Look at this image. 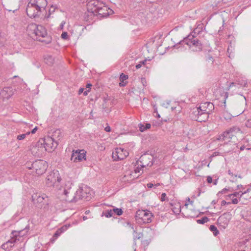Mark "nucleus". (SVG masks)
I'll return each instance as SVG.
<instances>
[{
	"instance_id": "obj_1",
	"label": "nucleus",
	"mask_w": 251,
	"mask_h": 251,
	"mask_svg": "<svg viewBox=\"0 0 251 251\" xmlns=\"http://www.w3.org/2000/svg\"><path fill=\"white\" fill-rule=\"evenodd\" d=\"M199 32V31H198L197 29H195L193 32L190 33L182 40L175 45L174 47L179 49L180 47V45H187L191 51L193 52L201 51L203 48L202 44L201 41L195 36L196 33Z\"/></svg>"
},
{
	"instance_id": "obj_2",
	"label": "nucleus",
	"mask_w": 251,
	"mask_h": 251,
	"mask_svg": "<svg viewBox=\"0 0 251 251\" xmlns=\"http://www.w3.org/2000/svg\"><path fill=\"white\" fill-rule=\"evenodd\" d=\"M47 5V0H30L26 6V14L30 18L39 17L40 13Z\"/></svg>"
},
{
	"instance_id": "obj_3",
	"label": "nucleus",
	"mask_w": 251,
	"mask_h": 251,
	"mask_svg": "<svg viewBox=\"0 0 251 251\" xmlns=\"http://www.w3.org/2000/svg\"><path fill=\"white\" fill-rule=\"evenodd\" d=\"M93 195L94 193L91 188L86 185H84L76 191L73 199L70 201L75 202L80 200L89 201L91 200Z\"/></svg>"
},
{
	"instance_id": "obj_4",
	"label": "nucleus",
	"mask_w": 251,
	"mask_h": 251,
	"mask_svg": "<svg viewBox=\"0 0 251 251\" xmlns=\"http://www.w3.org/2000/svg\"><path fill=\"white\" fill-rule=\"evenodd\" d=\"M32 201L38 208L47 209L50 200L46 194L41 192L34 193L32 195Z\"/></svg>"
},
{
	"instance_id": "obj_5",
	"label": "nucleus",
	"mask_w": 251,
	"mask_h": 251,
	"mask_svg": "<svg viewBox=\"0 0 251 251\" xmlns=\"http://www.w3.org/2000/svg\"><path fill=\"white\" fill-rule=\"evenodd\" d=\"M27 229L25 227L24 230H13L11 233V238L6 243L1 246L2 249L9 251L14 246L17 241H19L20 238L24 236L27 232Z\"/></svg>"
},
{
	"instance_id": "obj_6",
	"label": "nucleus",
	"mask_w": 251,
	"mask_h": 251,
	"mask_svg": "<svg viewBox=\"0 0 251 251\" xmlns=\"http://www.w3.org/2000/svg\"><path fill=\"white\" fill-rule=\"evenodd\" d=\"M34 31L36 36H38L37 37L38 40L46 44L51 43L52 38L50 36L47 35V31L44 26L38 25Z\"/></svg>"
},
{
	"instance_id": "obj_7",
	"label": "nucleus",
	"mask_w": 251,
	"mask_h": 251,
	"mask_svg": "<svg viewBox=\"0 0 251 251\" xmlns=\"http://www.w3.org/2000/svg\"><path fill=\"white\" fill-rule=\"evenodd\" d=\"M61 180L58 171L53 170L47 176L46 184L49 187H57Z\"/></svg>"
},
{
	"instance_id": "obj_8",
	"label": "nucleus",
	"mask_w": 251,
	"mask_h": 251,
	"mask_svg": "<svg viewBox=\"0 0 251 251\" xmlns=\"http://www.w3.org/2000/svg\"><path fill=\"white\" fill-rule=\"evenodd\" d=\"M48 167V163L43 160H37L31 164V167H28L29 169L34 170L38 175L45 173Z\"/></svg>"
},
{
	"instance_id": "obj_9",
	"label": "nucleus",
	"mask_w": 251,
	"mask_h": 251,
	"mask_svg": "<svg viewBox=\"0 0 251 251\" xmlns=\"http://www.w3.org/2000/svg\"><path fill=\"white\" fill-rule=\"evenodd\" d=\"M154 151H146L140 157V162L141 164V168L146 166H151L153 165L154 159Z\"/></svg>"
},
{
	"instance_id": "obj_10",
	"label": "nucleus",
	"mask_w": 251,
	"mask_h": 251,
	"mask_svg": "<svg viewBox=\"0 0 251 251\" xmlns=\"http://www.w3.org/2000/svg\"><path fill=\"white\" fill-rule=\"evenodd\" d=\"M123 211L122 208H117L115 206H112L110 209H106L103 211L101 216H104L106 218H113L116 219L117 216H121L123 214Z\"/></svg>"
},
{
	"instance_id": "obj_11",
	"label": "nucleus",
	"mask_w": 251,
	"mask_h": 251,
	"mask_svg": "<svg viewBox=\"0 0 251 251\" xmlns=\"http://www.w3.org/2000/svg\"><path fill=\"white\" fill-rule=\"evenodd\" d=\"M240 132H241V129L238 126H234L224 131L220 135L219 137L220 139L229 140L231 139L233 136H236L237 133Z\"/></svg>"
},
{
	"instance_id": "obj_12",
	"label": "nucleus",
	"mask_w": 251,
	"mask_h": 251,
	"mask_svg": "<svg viewBox=\"0 0 251 251\" xmlns=\"http://www.w3.org/2000/svg\"><path fill=\"white\" fill-rule=\"evenodd\" d=\"M86 151L84 150H73L71 160L74 162H77L86 160Z\"/></svg>"
},
{
	"instance_id": "obj_13",
	"label": "nucleus",
	"mask_w": 251,
	"mask_h": 251,
	"mask_svg": "<svg viewBox=\"0 0 251 251\" xmlns=\"http://www.w3.org/2000/svg\"><path fill=\"white\" fill-rule=\"evenodd\" d=\"M103 6V3L99 0H91L87 4L88 12L91 15H95V13L99 8Z\"/></svg>"
},
{
	"instance_id": "obj_14",
	"label": "nucleus",
	"mask_w": 251,
	"mask_h": 251,
	"mask_svg": "<svg viewBox=\"0 0 251 251\" xmlns=\"http://www.w3.org/2000/svg\"><path fill=\"white\" fill-rule=\"evenodd\" d=\"M153 214L148 210H139L137 211L136 217L141 220H143V217H147L146 220H151L153 217Z\"/></svg>"
},
{
	"instance_id": "obj_15",
	"label": "nucleus",
	"mask_w": 251,
	"mask_h": 251,
	"mask_svg": "<svg viewBox=\"0 0 251 251\" xmlns=\"http://www.w3.org/2000/svg\"><path fill=\"white\" fill-rule=\"evenodd\" d=\"M77 224V222L76 221L73 222L72 223V224H67L64 225V226H62L61 228L57 229V230L55 232L54 234L53 239L51 240L52 242H54V240L60 235V234L64 232L65 231H66L69 227H70L72 225H75Z\"/></svg>"
},
{
	"instance_id": "obj_16",
	"label": "nucleus",
	"mask_w": 251,
	"mask_h": 251,
	"mask_svg": "<svg viewBox=\"0 0 251 251\" xmlns=\"http://www.w3.org/2000/svg\"><path fill=\"white\" fill-rule=\"evenodd\" d=\"M125 226L126 227H129L131 229H132L134 231L133 237L134 240L135 241L136 239H139L142 236V234L141 233H137L136 232L137 228L136 227L135 229L134 228L133 223H131V221H127L125 223Z\"/></svg>"
},
{
	"instance_id": "obj_17",
	"label": "nucleus",
	"mask_w": 251,
	"mask_h": 251,
	"mask_svg": "<svg viewBox=\"0 0 251 251\" xmlns=\"http://www.w3.org/2000/svg\"><path fill=\"white\" fill-rule=\"evenodd\" d=\"M200 107L202 109V111L211 113L214 109V104L210 102H205L201 103L200 105Z\"/></svg>"
},
{
	"instance_id": "obj_18",
	"label": "nucleus",
	"mask_w": 251,
	"mask_h": 251,
	"mask_svg": "<svg viewBox=\"0 0 251 251\" xmlns=\"http://www.w3.org/2000/svg\"><path fill=\"white\" fill-rule=\"evenodd\" d=\"M249 241V238H246L239 242L235 245L234 251H245V249L246 247L245 244Z\"/></svg>"
},
{
	"instance_id": "obj_19",
	"label": "nucleus",
	"mask_w": 251,
	"mask_h": 251,
	"mask_svg": "<svg viewBox=\"0 0 251 251\" xmlns=\"http://www.w3.org/2000/svg\"><path fill=\"white\" fill-rule=\"evenodd\" d=\"M116 156H117V158L119 160H122L125 158L126 156L128 155V152L124 149H122L121 148L119 149H117L116 151Z\"/></svg>"
},
{
	"instance_id": "obj_20",
	"label": "nucleus",
	"mask_w": 251,
	"mask_h": 251,
	"mask_svg": "<svg viewBox=\"0 0 251 251\" xmlns=\"http://www.w3.org/2000/svg\"><path fill=\"white\" fill-rule=\"evenodd\" d=\"M108 9H109V8H108L103 3V6H101V8H99L95 13V15H101V16L102 17H106L108 15V13L107 12Z\"/></svg>"
},
{
	"instance_id": "obj_21",
	"label": "nucleus",
	"mask_w": 251,
	"mask_h": 251,
	"mask_svg": "<svg viewBox=\"0 0 251 251\" xmlns=\"http://www.w3.org/2000/svg\"><path fill=\"white\" fill-rule=\"evenodd\" d=\"M44 144L46 145L47 147H50L51 149H55L57 146V143L56 141H54L52 138H50L48 140V143L44 141Z\"/></svg>"
},
{
	"instance_id": "obj_22",
	"label": "nucleus",
	"mask_w": 251,
	"mask_h": 251,
	"mask_svg": "<svg viewBox=\"0 0 251 251\" xmlns=\"http://www.w3.org/2000/svg\"><path fill=\"white\" fill-rule=\"evenodd\" d=\"M44 61L46 64L50 66L53 64L54 59L51 55L47 54L44 56Z\"/></svg>"
},
{
	"instance_id": "obj_23",
	"label": "nucleus",
	"mask_w": 251,
	"mask_h": 251,
	"mask_svg": "<svg viewBox=\"0 0 251 251\" xmlns=\"http://www.w3.org/2000/svg\"><path fill=\"white\" fill-rule=\"evenodd\" d=\"M209 114H210V113L203 111L201 116L198 118V120L197 121L199 122H205L208 120Z\"/></svg>"
},
{
	"instance_id": "obj_24",
	"label": "nucleus",
	"mask_w": 251,
	"mask_h": 251,
	"mask_svg": "<svg viewBox=\"0 0 251 251\" xmlns=\"http://www.w3.org/2000/svg\"><path fill=\"white\" fill-rule=\"evenodd\" d=\"M203 112V111H202V109L200 107V106L197 107L196 109L194 110L193 113L195 116V119L196 121L198 120V118L201 116Z\"/></svg>"
},
{
	"instance_id": "obj_25",
	"label": "nucleus",
	"mask_w": 251,
	"mask_h": 251,
	"mask_svg": "<svg viewBox=\"0 0 251 251\" xmlns=\"http://www.w3.org/2000/svg\"><path fill=\"white\" fill-rule=\"evenodd\" d=\"M228 221H217V226L220 229H224L228 225Z\"/></svg>"
},
{
	"instance_id": "obj_26",
	"label": "nucleus",
	"mask_w": 251,
	"mask_h": 251,
	"mask_svg": "<svg viewBox=\"0 0 251 251\" xmlns=\"http://www.w3.org/2000/svg\"><path fill=\"white\" fill-rule=\"evenodd\" d=\"M173 211L176 214H179L181 212V206L178 203L175 207L172 208Z\"/></svg>"
},
{
	"instance_id": "obj_27",
	"label": "nucleus",
	"mask_w": 251,
	"mask_h": 251,
	"mask_svg": "<svg viewBox=\"0 0 251 251\" xmlns=\"http://www.w3.org/2000/svg\"><path fill=\"white\" fill-rule=\"evenodd\" d=\"M230 197H239V200H241V199L243 197V194L242 193V191L239 192H235L232 194H231L229 195Z\"/></svg>"
},
{
	"instance_id": "obj_28",
	"label": "nucleus",
	"mask_w": 251,
	"mask_h": 251,
	"mask_svg": "<svg viewBox=\"0 0 251 251\" xmlns=\"http://www.w3.org/2000/svg\"><path fill=\"white\" fill-rule=\"evenodd\" d=\"M231 218V215L229 213H226L219 217L218 220H230Z\"/></svg>"
},
{
	"instance_id": "obj_29",
	"label": "nucleus",
	"mask_w": 251,
	"mask_h": 251,
	"mask_svg": "<svg viewBox=\"0 0 251 251\" xmlns=\"http://www.w3.org/2000/svg\"><path fill=\"white\" fill-rule=\"evenodd\" d=\"M209 229L211 231L213 232L214 236H217L219 233L217 227L214 225H211Z\"/></svg>"
},
{
	"instance_id": "obj_30",
	"label": "nucleus",
	"mask_w": 251,
	"mask_h": 251,
	"mask_svg": "<svg viewBox=\"0 0 251 251\" xmlns=\"http://www.w3.org/2000/svg\"><path fill=\"white\" fill-rule=\"evenodd\" d=\"M3 92L8 93V95L6 97L7 99H9L13 94L12 88L9 87L4 88L3 89Z\"/></svg>"
},
{
	"instance_id": "obj_31",
	"label": "nucleus",
	"mask_w": 251,
	"mask_h": 251,
	"mask_svg": "<svg viewBox=\"0 0 251 251\" xmlns=\"http://www.w3.org/2000/svg\"><path fill=\"white\" fill-rule=\"evenodd\" d=\"M237 82H238V84L242 86L243 87H247V81L246 80L244 79H241L237 80Z\"/></svg>"
},
{
	"instance_id": "obj_32",
	"label": "nucleus",
	"mask_w": 251,
	"mask_h": 251,
	"mask_svg": "<svg viewBox=\"0 0 251 251\" xmlns=\"http://www.w3.org/2000/svg\"><path fill=\"white\" fill-rule=\"evenodd\" d=\"M128 76L127 75H126L124 74V73H122L120 76V80L122 82H124V81L127 79L128 78Z\"/></svg>"
},
{
	"instance_id": "obj_33",
	"label": "nucleus",
	"mask_w": 251,
	"mask_h": 251,
	"mask_svg": "<svg viewBox=\"0 0 251 251\" xmlns=\"http://www.w3.org/2000/svg\"><path fill=\"white\" fill-rule=\"evenodd\" d=\"M224 117L226 120H228L232 118V116L230 113L226 112L224 113Z\"/></svg>"
},
{
	"instance_id": "obj_34",
	"label": "nucleus",
	"mask_w": 251,
	"mask_h": 251,
	"mask_svg": "<svg viewBox=\"0 0 251 251\" xmlns=\"http://www.w3.org/2000/svg\"><path fill=\"white\" fill-rule=\"evenodd\" d=\"M30 132H28L25 134H22L17 136V139L19 140H22L25 138L26 135L29 134Z\"/></svg>"
},
{
	"instance_id": "obj_35",
	"label": "nucleus",
	"mask_w": 251,
	"mask_h": 251,
	"mask_svg": "<svg viewBox=\"0 0 251 251\" xmlns=\"http://www.w3.org/2000/svg\"><path fill=\"white\" fill-rule=\"evenodd\" d=\"M61 37L64 40H67L68 39V35L67 32H63L61 34Z\"/></svg>"
},
{
	"instance_id": "obj_36",
	"label": "nucleus",
	"mask_w": 251,
	"mask_h": 251,
	"mask_svg": "<svg viewBox=\"0 0 251 251\" xmlns=\"http://www.w3.org/2000/svg\"><path fill=\"white\" fill-rule=\"evenodd\" d=\"M72 183L70 182H67L65 185V187L64 188H66L69 191H70V189H71V187H72Z\"/></svg>"
},
{
	"instance_id": "obj_37",
	"label": "nucleus",
	"mask_w": 251,
	"mask_h": 251,
	"mask_svg": "<svg viewBox=\"0 0 251 251\" xmlns=\"http://www.w3.org/2000/svg\"><path fill=\"white\" fill-rule=\"evenodd\" d=\"M139 130L141 132H144L146 130L145 126L143 124H139Z\"/></svg>"
},
{
	"instance_id": "obj_38",
	"label": "nucleus",
	"mask_w": 251,
	"mask_h": 251,
	"mask_svg": "<svg viewBox=\"0 0 251 251\" xmlns=\"http://www.w3.org/2000/svg\"><path fill=\"white\" fill-rule=\"evenodd\" d=\"M206 61H207L208 62H211L212 63H213V61H214L213 57L210 55H208L206 56Z\"/></svg>"
},
{
	"instance_id": "obj_39",
	"label": "nucleus",
	"mask_w": 251,
	"mask_h": 251,
	"mask_svg": "<svg viewBox=\"0 0 251 251\" xmlns=\"http://www.w3.org/2000/svg\"><path fill=\"white\" fill-rule=\"evenodd\" d=\"M166 193H163L161 196V198H160L161 201H165L166 200Z\"/></svg>"
},
{
	"instance_id": "obj_40",
	"label": "nucleus",
	"mask_w": 251,
	"mask_h": 251,
	"mask_svg": "<svg viewBox=\"0 0 251 251\" xmlns=\"http://www.w3.org/2000/svg\"><path fill=\"white\" fill-rule=\"evenodd\" d=\"M70 191H69L67 189L64 188L63 189V194L65 195L66 197H68L69 194H70Z\"/></svg>"
},
{
	"instance_id": "obj_41",
	"label": "nucleus",
	"mask_w": 251,
	"mask_h": 251,
	"mask_svg": "<svg viewBox=\"0 0 251 251\" xmlns=\"http://www.w3.org/2000/svg\"><path fill=\"white\" fill-rule=\"evenodd\" d=\"M187 201H188V202H186L184 205V206H187L189 204L192 205L194 202L193 201H191L190 198H189L187 199Z\"/></svg>"
},
{
	"instance_id": "obj_42",
	"label": "nucleus",
	"mask_w": 251,
	"mask_h": 251,
	"mask_svg": "<svg viewBox=\"0 0 251 251\" xmlns=\"http://www.w3.org/2000/svg\"><path fill=\"white\" fill-rule=\"evenodd\" d=\"M228 189L226 188H224L222 190H221L220 192H219V193H221L222 194H226L227 191Z\"/></svg>"
},
{
	"instance_id": "obj_43",
	"label": "nucleus",
	"mask_w": 251,
	"mask_h": 251,
	"mask_svg": "<svg viewBox=\"0 0 251 251\" xmlns=\"http://www.w3.org/2000/svg\"><path fill=\"white\" fill-rule=\"evenodd\" d=\"M207 181L208 183H211L212 182V178L210 176L207 177Z\"/></svg>"
},
{
	"instance_id": "obj_44",
	"label": "nucleus",
	"mask_w": 251,
	"mask_h": 251,
	"mask_svg": "<svg viewBox=\"0 0 251 251\" xmlns=\"http://www.w3.org/2000/svg\"><path fill=\"white\" fill-rule=\"evenodd\" d=\"M238 202H239V200L237 198L233 199L232 200V203L233 204H237L238 203Z\"/></svg>"
},
{
	"instance_id": "obj_45",
	"label": "nucleus",
	"mask_w": 251,
	"mask_h": 251,
	"mask_svg": "<svg viewBox=\"0 0 251 251\" xmlns=\"http://www.w3.org/2000/svg\"><path fill=\"white\" fill-rule=\"evenodd\" d=\"M230 202H227L226 201L223 200L221 201V205L222 206H224V205H225L226 204H230Z\"/></svg>"
},
{
	"instance_id": "obj_46",
	"label": "nucleus",
	"mask_w": 251,
	"mask_h": 251,
	"mask_svg": "<svg viewBox=\"0 0 251 251\" xmlns=\"http://www.w3.org/2000/svg\"><path fill=\"white\" fill-rule=\"evenodd\" d=\"M104 130L106 132H110L111 131V127L109 126H107L105 127Z\"/></svg>"
},
{
	"instance_id": "obj_47",
	"label": "nucleus",
	"mask_w": 251,
	"mask_h": 251,
	"mask_svg": "<svg viewBox=\"0 0 251 251\" xmlns=\"http://www.w3.org/2000/svg\"><path fill=\"white\" fill-rule=\"evenodd\" d=\"M145 126V129L147 130L148 129L150 128L151 125L150 124L146 123Z\"/></svg>"
},
{
	"instance_id": "obj_48",
	"label": "nucleus",
	"mask_w": 251,
	"mask_h": 251,
	"mask_svg": "<svg viewBox=\"0 0 251 251\" xmlns=\"http://www.w3.org/2000/svg\"><path fill=\"white\" fill-rule=\"evenodd\" d=\"M85 89L84 88H80L78 90V94L80 95L82 93H83Z\"/></svg>"
},
{
	"instance_id": "obj_49",
	"label": "nucleus",
	"mask_w": 251,
	"mask_h": 251,
	"mask_svg": "<svg viewBox=\"0 0 251 251\" xmlns=\"http://www.w3.org/2000/svg\"><path fill=\"white\" fill-rule=\"evenodd\" d=\"M38 129L37 126H35L31 131L32 134H34Z\"/></svg>"
},
{
	"instance_id": "obj_50",
	"label": "nucleus",
	"mask_w": 251,
	"mask_h": 251,
	"mask_svg": "<svg viewBox=\"0 0 251 251\" xmlns=\"http://www.w3.org/2000/svg\"><path fill=\"white\" fill-rule=\"evenodd\" d=\"M141 170V168L137 167L135 169V173H139L140 172Z\"/></svg>"
},
{
	"instance_id": "obj_51",
	"label": "nucleus",
	"mask_w": 251,
	"mask_h": 251,
	"mask_svg": "<svg viewBox=\"0 0 251 251\" xmlns=\"http://www.w3.org/2000/svg\"><path fill=\"white\" fill-rule=\"evenodd\" d=\"M91 86H92V84L91 83H87L86 85V88L88 89H89L90 91L91 90Z\"/></svg>"
},
{
	"instance_id": "obj_52",
	"label": "nucleus",
	"mask_w": 251,
	"mask_h": 251,
	"mask_svg": "<svg viewBox=\"0 0 251 251\" xmlns=\"http://www.w3.org/2000/svg\"><path fill=\"white\" fill-rule=\"evenodd\" d=\"M197 223L200 224H204L208 221H197Z\"/></svg>"
},
{
	"instance_id": "obj_53",
	"label": "nucleus",
	"mask_w": 251,
	"mask_h": 251,
	"mask_svg": "<svg viewBox=\"0 0 251 251\" xmlns=\"http://www.w3.org/2000/svg\"><path fill=\"white\" fill-rule=\"evenodd\" d=\"M147 186L148 188H151L153 186V184L151 183H148Z\"/></svg>"
},
{
	"instance_id": "obj_54",
	"label": "nucleus",
	"mask_w": 251,
	"mask_h": 251,
	"mask_svg": "<svg viewBox=\"0 0 251 251\" xmlns=\"http://www.w3.org/2000/svg\"><path fill=\"white\" fill-rule=\"evenodd\" d=\"M65 22H62L61 24L60 25V29H62L63 28V27H64V25L65 24Z\"/></svg>"
},
{
	"instance_id": "obj_55",
	"label": "nucleus",
	"mask_w": 251,
	"mask_h": 251,
	"mask_svg": "<svg viewBox=\"0 0 251 251\" xmlns=\"http://www.w3.org/2000/svg\"><path fill=\"white\" fill-rule=\"evenodd\" d=\"M90 92L89 89H87V90L83 92L84 96H87L88 95V92Z\"/></svg>"
},
{
	"instance_id": "obj_56",
	"label": "nucleus",
	"mask_w": 251,
	"mask_h": 251,
	"mask_svg": "<svg viewBox=\"0 0 251 251\" xmlns=\"http://www.w3.org/2000/svg\"><path fill=\"white\" fill-rule=\"evenodd\" d=\"M142 64L140 63H139L136 65V68L137 69H140L142 67Z\"/></svg>"
},
{
	"instance_id": "obj_57",
	"label": "nucleus",
	"mask_w": 251,
	"mask_h": 251,
	"mask_svg": "<svg viewBox=\"0 0 251 251\" xmlns=\"http://www.w3.org/2000/svg\"><path fill=\"white\" fill-rule=\"evenodd\" d=\"M241 188H243V186L241 184L238 185L237 186V190H239Z\"/></svg>"
},
{
	"instance_id": "obj_58",
	"label": "nucleus",
	"mask_w": 251,
	"mask_h": 251,
	"mask_svg": "<svg viewBox=\"0 0 251 251\" xmlns=\"http://www.w3.org/2000/svg\"><path fill=\"white\" fill-rule=\"evenodd\" d=\"M126 85V82H122V81H121V82L119 83V85L120 86H125V85Z\"/></svg>"
},
{
	"instance_id": "obj_59",
	"label": "nucleus",
	"mask_w": 251,
	"mask_h": 251,
	"mask_svg": "<svg viewBox=\"0 0 251 251\" xmlns=\"http://www.w3.org/2000/svg\"><path fill=\"white\" fill-rule=\"evenodd\" d=\"M250 189H248L246 191H244V192H242L243 194V196L245 195L247 193H248L250 191Z\"/></svg>"
},
{
	"instance_id": "obj_60",
	"label": "nucleus",
	"mask_w": 251,
	"mask_h": 251,
	"mask_svg": "<svg viewBox=\"0 0 251 251\" xmlns=\"http://www.w3.org/2000/svg\"><path fill=\"white\" fill-rule=\"evenodd\" d=\"M16 251H25V249L23 248H20L18 249Z\"/></svg>"
},
{
	"instance_id": "obj_61",
	"label": "nucleus",
	"mask_w": 251,
	"mask_h": 251,
	"mask_svg": "<svg viewBox=\"0 0 251 251\" xmlns=\"http://www.w3.org/2000/svg\"><path fill=\"white\" fill-rule=\"evenodd\" d=\"M228 175H230L232 176H234L233 173L231 172V171L230 170H229L228 171Z\"/></svg>"
},
{
	"instance_id": "obj_62",
	"label": "nucleus",
	"mask_w": 251,
	"mask_h": 251,
	"mask_svg": "<svg viewBox=\"0 0 251 251\" xmlns=\"http://www.w3.org/2000/svg\"><path fill=\"white\" fill-rule=\"evenodd\" d=\"M146 62V60H143V61H141L140 63L142 65H144L145 64V62Z\"/></svg>"
},
{
	"instance_id": "obj_63",
	"label": "nucleus",
	"mask_w": 251,
	"mask_h": 251,
	"mask_svg": "<svg viewBox=\"0 0 251 251\" xmlns=\"http://www.w3.org/2000/svg\"><path fill=\"white\" fill-rule=\"evenodd\" d=\"M245 146L243 145V146H242L240 147V150L241 151H243V150L245 149Z\"/></svg>"
},
{
	"instance_id": "obj_64",
	"label": "nucleus",
	"mask_w": 251,
	"mask_h": 251,
	"mask_svg": "<svg viewBox=\"0 0 251 251\" xmlns=\"http://www.w3.org/2000/svg\"><path fill=\"white\" fill-rule=\"evenodd\" d=\"M234 176L235 177H238V178H242V176L241 175H234Z\"/></svg>"
}]
</instances>
